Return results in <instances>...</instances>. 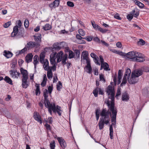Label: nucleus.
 Returning <instances> with one entry per match:
<instances>
[{"label": "nucleus", "mask_w": 149, "mask_h": 149, "mask_svg": "<svg viewBox=\"0 0 149 149\" xmlns=\"http://www.w3.org/2000/svg\"><path fill=\"white\" fill-rule=\"evenodd\" d=\"M107 92L110 100H105L104 103L107 104L109 108V110L112 113L111 117V122L112 123V125H115L116 122V117L117 113L116 108L114 106V89L112 86L109 85L107 87Z\"/></svg>", "instance_id": "f257e3e1"}, {"label": "nucleus", "mask_w": 149, "mask_h": 149, "mask_svg": "<svg viewBox=\"0 0 149 149\" xmlns=\"http://www.w3.org/2000/svg\"><path fill=\"white\" fill-rule=\"evenodd\" d=\"M49 92L47 89H45L43 91V96L44 97V102L45 107L48 108V111L51 115L52 114V111L55 113H57L59 116L61 115L62 111L61 107L58 105L56 106L54 103H50L49 100L48 99Z\"/></svg>", "instance_id": "f03ea898"}, {"label": "nucleus", "mask_w": 149, "mask_h": 149, "mask_svg": "<svg viewBox=\"0 0 149 149\" xmlns=\"http://www.w3.org/2000/svg\"><path fill=\"white\" fill-rule=\"evenodd\" d=\"M111 113L106 109L102 110L100 114L101 117L100 118L98 124L100 130H101L103 128L104 124L107 125L109 123V115Z\"/></svg>", "instance_id": "7ed1b4c3"}, {"label": "nucleus", "mask_w": 149, "mask_h": 149, "mask_svg": "<svg viewBox=\"0 0 149 149\" xmlns=\"http://www.w3.org/2000/svg\"><path fill=\"white\" fill-rule=\"evenodd\" d=\"M17 25L15 26L13 29V31L11 33V36L14 37L18 33V34L19 35L22 36L24 32V30L23 29H22L21 31V32L20 33L19 31H18V28L21 27L22 25V23L20 20H18L17 21Z\"/></svg>", "instance_id": "20e7f679"}, {"label": "nucleus", "mask_w": 149, "mask_h": 149, "mask_svg": "<svg viewBox=\"0 0 149 149\" xmlns=\"http://www.w3.org/2000/svg\"><path fill=\"white\" fill-rule=\"evenodd\" d=\"M136 52L132 51L127 53H125V55L124 56H126L127 57L130 59L131 61H135L136 58Z\"/></svg>", "instance_id": "39448f33"}, {"label": "nucleus", "mask_w": 149, "mask_h": 149, "mask_svg": "<svg viewBox=\"0 0 149 149\" xmlns=\"http://www.w3.org/2000/svg\"><path fill=\"white\" fill-rule=\"evenodd\" d=\"M11 77L14 79H17L19 76L20 73L17 72L16 70L12 69L9 72Z\"/></svg>", "instance_id": "423d86ee"}, {"label": "nucleus", "mask_w": 149, "mask_h": 149, "mask_svg": "<svg viewBox=\"0 0 149 149\" xmlns=\"http://www.w3.org/2000/svg\"><path fill=\"white\" fill-rule=\"evenodd\" d=\"M136 62H143L145 61V59L144 58L145 56L143 54L136 52Z\"/></svg>", "instance_id": "0eeeda50"}, {"label": "nucleus", "mask_w": 149, "mask_h": 149, "mask_svg": "<svg viewBox=\"0 0 149 149\" xmlns=\"http://www.w3.org/2000/svg\"><path fill=\"white\" fill-rule=\"evenodd\" d=\"M57 139L62 148L64 149L66 147V142L62 137H57Z\"/></svg>", "instance_id": "6e6552de"}, {"label": "nucleus", "mask_w": 149, "mask_h": 149, "mask_svg": "<svg viewBox=\"0 0 149 149\" xmlns=\"http://www.w3.org/2000/svg\"><path fill=\"white\" fill-rule=\"evenodd\" d=\"M33 117L35 120L41 124L42 123V120L40 115L39 113L35 111L33 114Z\"/></svg>", "instance_id": "1a4fd4ad"}, {"label": "nucleus", "mask_w": 149, "mask_h": 149, "mask_svg": "<svg viewBox=\"0 0 149 149\" xmlns=\"http://www.w3.org/2000/svg\"><path fill=\"white\" fill-rule=\"evenodd\" d=\"M28 79V78H22V86L23 88H26L29 85V82L27 81Z\"/></svg>", "instance_id": "9d476101"}, {"label": "nucleus", "mask_w": 149, "mask_h": 149, "mask_svg": "<svg viewBox=\"0 0 149 149\" xmlns=\"http://www.w3.org/2000/svg\"><path fill=\"white\" fill-rule=\"evenodd\" d=\"M142 73L143 72L141 70L136 69L132 72V74L133 76H134L135 77H138L142 75Z\"/></svg>", "instance_id": "9b49d317"}, {"label": "nucleus", "mask_w": 149, "mask_h": 149, "mask_svg": "<svg viewBox=\"0 0 149 149\" xmlns=\"http://www.w3.org/2000/svg\"><path fill=\"white\" fill-rule=\"evenodd\" d=\"M138 80L139 79L138 77L133 76L132 74L131 77L130 79L128 80V81L130 84H133L136 83L138 81Z\"/></svg>", "instance_id": "f8f14e48"}, {"label": "nucleus", "mask_w": 149, "mask_h": 149, "mask_svg": "<svg viewBox=\"0 0 149 149\" xmlns=\"http://www.w3.org/2000/svg\"><path fill=\"white\" fill-rule=\"evenodd\" d=\"M68 45V44L64 42H57L53 44V47H65Z\"/></svg>", "instance_id": "ddd939ff"}, {"label": "nucleus", "mask_w": 149, "mask_h": 149, "mask_svg": "<svg viewBox=\"0 0 149 149\" xmlns=\"http://www.w3.org/2000/svg\"><path fill=\"white\" fill-rule=\"evenodd\" d=\"M20 70L21 73L22 75V78H29V75L26 70H24L22 68H21Z\"/></svg>", "instance_id": "4468645a"}, {"label": "nucleus", "mask_w": 149, "mask_h": 149, "mask_svg": "<svg viewBox=\"0 0 149 149\" xmlns=\"http://www.w3.org/2000/svg\"><path fill=\"white\" fill-rule=\"evenodd\" d=\"M63 56V53L62 51H60L59 52L57 55V62L59 63L61 61V58Z\"/></svg>", "instance_id": "2eb2a0df"}, {"label": "nucleus", "mask_w": 149, "mask_h": 149, "mask_svg": "<svg viewBox=\"0 0 149 149\" xmlns=\"http://www.w3.org/2000/svg\"><path fill=\"white\" fill-rule=\"evenodd\" d=\"M33 55L31 53L27 54L26 57V61L28 63L32 61Z\"/></svg>", "instance_id": "dca6fc26"}, {"label": "nucleus", "mask_w": 149, "mask_h": 149, "mask_svg": "<svg viewBox=\"0 0 149 149\" xmlns=\"http://www.w3.org/2000/svg\"><path fill=\"white\" fill-rule=\"evenodd\" d=\"M4 55L7 58H9L12 57L13 54L12 53L9 51L4 50L3 52Z\"/></svg>", "instance_id": "f3484780"}, {"label": "nucleus", "mask_w": 149, "mask_h": 149, "mask_svg": "<svg viewBox=\"0 0 149 149\" xmlns=\"http://www.w3.org/2000/svg\"><path fill=\"white\" fill-rule=\"evenodd\" d=\"M109 49L112 52L118 54L121 56H125V53L122 52H120L119 51L117 50L116 49H112L111 48V47H110Z\"/></svg>", "instance_id": "a211bd4d"}, {"label": "nucleus", "mask_w": 149, "mask_h": 149, "mask_svg": "<svg viewBox=\"0 0 149 149\" xmlns=\"http://www.w3.org/2000/svg\"><path fill=\"white\" fill-rule=\"evenodd\" d=\"M56 53H54L53 55H50V63L51 64H54L55 63L56 56Z\"/></svg>", "instance_id": "6ab92c4d"}, {"label": "nucleus", "mask_w": 149, "mask_h": 149, "mask_svg": "<svg viewBox=\"0 0 149 149\" xmlns=\"http://www.w3.org/2000/svg\"><path fill=\"white\" fill-rule=\"evenodd\" d=\"M33 64L34 65V68L35 69L36 68V65L38 63V56L37 55H35L33 58Z\"/></svg>", "instance_id": "aec40b11"}, {"label": "nucleus", "mask_w": 149, "mask_h": 149, "mask_svg": "<svg viewBox=\"0 0 149 149\" xmlns=\"http://www.w3.org/2000/svg\"><path fill=\"white\" fill-rule=\"evenodd\" d=\"M101 68H103L106 71L110 70L108 64L106 62L103 64H101Z\"/></svg>", "instance_id": "412c9836"}, {"label": "nucleus", "mask_w": 149, "mask_h": 149, "mask_svg": "<svg viewBox=\"0 0 149 149\" xmlns=\"http://www.w3.org/2000/svg\"><path fill=\"white\" fill-rule=\"evenodd\" d=\"M68 58V55L67 54H65L61 58V63L62 64L65 65L66 63V61L67 60Z\"/></svg>", "instance_id": "4be33fe9"}, {"label": "nucleus", "mask_w": 149, "mask_h": 149, "mask_svg": "<svg viewBox=\"0 0 149 149\" xmlns=\"http://www.w3.org/2000/svg\"><path fill=\"white\" fill-rule=\"evenodd\" d=\"M129 99V96L127 93L125 92L123 93L122 96V99L123 101H127Z\"/></svg>", "instance_id": "5701e85b"}, {"label": "nucleus", "mask_w": 149, "mask_h": 149, "mask_svg": "<svg viewBox=\"0 0 149 149\" xmlns=\"http://www.w3.org/2000/svg\"><path fill=\"white\" fill-rule=\"evenodd\" d=\"M135 4L137 5L140 8H143L144 7V5L137 0H134Z\"/></svg>", "instance_id": "b1692460"}, {"label": "nucleus", "mask_w": 149, "mask_h": 149, "mask_svg": "<svg viewBox=\"0 0 149 149\" xmlns=\"http://www.w3.org/2000/svg\"><path fill=\"white\" fill-rule=\"evenodd\" d=\"M131 13L133 15L134 17H136L139 15V11L138 9H135L131 12Z\"/></svg>", "instance_id": "393cba45"}, {"label": "nucleus", "mask_w": 149, "mask_h": 149, "mask_svg": "<svg viewBox=\"0 0 149 149\" xmlns=\"http://www.w3.org/2000/svg\"><path fill=\"white\" fill-rule=\"evenodd\" d=\"M4 80L7 83L10 85H12V81L11 79L8 76H6L4 79Z\"/></svg>", "instance_id": "a878e982"}, {"label": "nucleus", "mask_w": 149, "mask_h": 149, "mask_svg": "<svg viewBox=\"0 0 149 149\" xmlns=\"http://www.w3.org/2000/svg\"><path fill=\"white\" fill-rule=\"evenodd\" d=\"M109 130L110 138L111 139H113V130L112 125L110 126Z\"/></svg>", "instance_id": "bb28decb"}, {"label": "nucleus", "mask_w": 149, "mask_h": 149, "mask_svg": "<svg viewBox=\"0 0 149 149\" xmlns=\"http://www.w3.org/2000/svg\"><path fill=\"white\" fill-rule=\"evenodd\" d=\"M127 79H129V78H128V76H126V75L125 74L123 79L122 82L120 85L121 86H123L124 85L126 84L127 82Z\"/></svg>", "instance_id": "cd10ccee"}, {"label": "nucleus", "mask_w": 149, "mask_h": 149, "mask_svg": "<svg viewBox=\"0 0 149 149\" xmlns=\"http://www.w3.org/2000/svg\"><path fill=\"white\" fill-rule=\"evenodd\" d=\"M142 93L143 94L147 95H149V87L146 88L142 90Z\"/></svg>", "instance_id": "c85d7f7f"}, {"label": "nucleus", "mask_w": 149, "mask_h": 149, "mask_svg": "<svg viewBox=\"0 0 149 149\" xmlns=\"http://www.w3.org/2000/svg\"><path fill=\"white\" fill-rule=\"evenodd\" d=\"M43 28L45 31H47L51 29L52 26L49 24H47L43 26Z\"/></svg>", "instance_id": "c756f323"}, {"label": "nucleus", "mask_w": 149, "mask_h": 149, "mask_svg": "<svg viewBox=\"0 0 149 149\" xmlns=\"http://www.w3.org/2000/svg\"><path fill=\"white\" fill-rule=\"evenodd\" d=\"M83 59L84 60L87 59L88 58V52L86 51H84L82 53Z\"/></svg>", "instance_id": "7c9ffc66"}, {"label": "nucleus", "mask_w": 149, "mask_h": 149, "mask_svg": "<svg viewBox=\"0 0 149 149\" xmlns=\"http://www.w3.org/2000/svg\"><path fill=\"white\" fill-rule=\"evenodd\" d=\"M36 95H40V88L39 86V85H38L37 84L36 85Z\"/></svg>", "instance_id": "2f4dec72"}, {"label": "nucleus", "mask_w": 149, "mask_h": 149, "mask_svg": "<svg viewBox=\"0 0 149 149\" xmlns=\"http://www.w3.org/2000/svg\"><path fill=\"white\" fill-rule=\"evenodd\" d=\"M75 56L74 53L72 51H69V52L68 58L71 59L74 58Z\"/></svg>", "instance_id": "473e14b6"}, {"label": "nucleus", "mask_w": 149, "mask_h": 149, "mask_svg": "<svg viewBox=\"0 0 149 149\" xmlns=\"http://www.w3.org/2000/svg\"><path fill=\"white\" fill-rule=\"evenodd\" d=\"M86 71L87 73H91V72L92 69L91 65L86 66Z\"/></svg>", "instance_id": "72a5a7b5"}, {"label": "nucleus", "mask_w": 149, "mask_h": 149, "mask_svg": "<svg viewBox=\"0 0 149 149\" xmlns=\"http://www.w3.org/2000/svg\"><path fill=\"white\" fill-rule=\"evenodd\" d=\"M146 42L142 39H139V41L137 42V43L139 45L143 46L145 44Z\"/></svg>", "instance_id": "f704fd0d"}, {"label": "nucleus", "mask_w": 149, "mask_h": 149, "mask_svg": "<svg viewBox=\"0 0 149 149\" xmlns=\"http://www.w3.org/2000/svg\"><path fill=\"white\" fill-rule=\"evenodd\" d=\"M131 73V70L129 68H128L126 70L125 75L126 76H128V78H129L130 77Z\"/></svg>", "instance_id": "c9c22d12"}, {"label": "nucleus", "mask_w": 149, "mask_h": 149, "mask_svg": "<svg viewBox=\"0 0 149 149\" xmlns=\"http://www.w3.org/2000/svg\"><path fill=\"white\" fill-rule=\"evenodd\" d=\"M47 77L48 79H50L52 77L53 73L52 72V70H50L49 71L47 72Z\"/></svg>", "instance_id": "e433bc0d"}, {"label": "nucleus", "mask_w": 149, "mask_h": 149, "mask_svg": "<svg viewBox=\"0 0 149 149\" xmlns=\"http://www.w3.org/2000/svg\"><path fill=\"white\" fill-rule=\"evenodd\" d=\"M55 142L54 140L52 141L50 144V149H55Z\"/></svg>", "instance_id": "4c0bfd02"}, {"label": "nucleus", "mask_w": 149, "mask_h": 149, "mask_svg": "<svg viewBox=\"0 0 149 149\" xmlns=\"http://www.w3.org/2000/svg\"><path fill=\"white\" fill-rule=\"evenodd\" d=\"M62 87V84L60 81H58V84L56 85V88L57 90L60 91Z\"/></svg>", "instance_id": "58836bf2"}, {"label": "nucleus", "mask_w": 149, "mask_h": 149, "mask_svg": "<svg viewBox=\"0 0 149 149\" xmlns=\"http://www.w3.org/2000/svg\"><path fill=\"white\" fill-rule=\"evenodd\" d=\"M34 37L36 41L40 42L41 38V34H39L38 36H35Z\"/></svg>", "instance_id": "ea45409f"}, {"label": "nucleus", "mask_w": 149, "mask_h": 149, "mask_svg": "<svg viewBox=\"0 0 149 149\" xmlns=\"http://www.w3.org/2000/svg\"><path fill=\"white\" fill-rule=\"evenodd\" d=\"M78 32L79 34L82 36H84L85 35V32L82 29H79Z\"/></svg>", "instance_id": "a19ab883"}, {"label": "nucleus", "mask_w": 149, "mask_h": 149, "mask_svg": "<svg viewBox=\"0 0 149 149\" xmlns=\"http://www.w3.org/2000/svg\"><path fill=\"white\" fill-rule=\"evenodd\" d=\"M53 86H49L48 88V91L49 92V94L50 95L52 91L53 90Z\"/></svg>", "instance_id": "79ce46f5"}, {"label": "nucleus", "mask_w": 149, "mask_h": 149, "mask_svg": "<svg viewBox=\"0 0 149 149\" xmlns=\"http://www.w3.org/2000/svg\"><path fill=\"white\" fill-rule=\"evenodd\" d=\"M122 76V73L121 70H119L118 72V79H121Z\"/></svg>", "instance_id": "37998d69"}, {"label": "nucleus", "mask_w": 149, "mask_h": 149, "mask_svg": "<svg viewBox=\"0 0 149 149\" xmlns=\"http://www.w3.org/2000/svg\"><path fill=\"white\" fill-rule=\"evenodd\" d=\"M84 38L86 39L88 41H91L93 39V37L91 36H88Z\"/></svg>", "instance_id": "c03bdc74"}, {"label": "nucleus", "mask_w": 149, "mask_h": 149, "mask_svg": "<svg viewBox=\"0 0 149 149\" xmlns=\"http://www.w3.org/2000/svg\"><path fill=\"white\" fill-rule=\"evenodd\" d=\"M27 47H34L35 45V43L32 42H30L27 44Z\"/></svg>", "instance_id": "a18cd8bd"}, {"label": "nucleus", "mask_w": 149, "mask_h": 149, "mask_svg": "<svg viewBox=\"0 0 149 149\" xmlns=\"http://www.w3.org/2000/svg\"><path fill=\"white\" fill-rule=\"evenodd\" d=\"M29 22L28 20L26 19L24 22V26L26 28H27L29 26Z\"/></svg>", "instance_id": "49530a36"}, {"label": "nucleus", "mask_w": 149, "mask_h": 149, "mask_svg": "<svg viewBox=\"0 0 149 149\" xmlns=\"http://www.w3.org/2000/svg\"><path fill=\"white\" fill-rule=\"evenodd\" d=\"M98 31L102 33H104L106 32L108 30L107 29H103L100 27Z\"/></svg>", "instance_id": "de8ad7c7"}, {"label": "nucleus", "mask_w": 149, "mask_h": 149, "mask_svg": "<svg viewBox=\"0 0 149 149\" xmlns=\"http://www.w3.org/2000/svg\"><path fill=\"white\" fill-rule=\"evenodd\" d=\"M54 6L55 7L58 6L59 4V0H55L53 2Z\"/></svg>", "instance_id": "09e8293b"}, {"label": "nucleus", "mask_w": 149, "mask_h": 149, "mask_svg": "<svg viewBox=\"0 0 149 149\" xmlns=\"http://www.w3.org/2000/svg\"><path fill=\"white\" fill-rule=\"evenodd\" d=\"M67 4L69 7H73L74 6V3L70 1H68L67 3Z\"/></svg>", "instance_id": "8fccbe9b"}, {"label": "nucleus", "mask_w": 149, "mask_h": 149, "mask_svg": "<svg viewBox=\"0 0 149 149\" xmlns=\"http://www.w3.org/2000/svg\"><path fill=\"white\" fill-rule=\"evenodd\" d=\"M98 92L97 89V88H96L95 90H94L93 92V93L95 97H96L97 96Z\"/></svg>", "instance_id": "3c124183"}, {"label": "nucleus", "mask_w": 149, "mask_h": 149, "mask_svg": "<svg viewBox=\"0 0 149 149\" xmlns=\"http://www.w3.org/2000/svg\"><path fill=\"white\" fill-rule=\"evenodd\" d=\"M11 22L10 21H9L5 24L3 26L5 28H7L9 26L11 25Z\"/></svg>", "instance_id": "603ef678"}, {"label": "nucleus", "mask_w": 149, "mask_h": 149, "mask_svg": "<svg viewBox=\"0 0 149 149\" xmlns=\"http://www.w3.org/2000/svg\"><path fill=\"white\" fill-rule=\"evenodd\" d=\"M98 59L99 58L97 56L93 58L94 61L95 63H96L97 65H100V64L98 62Z\"/></svg>", "instance_id": "864d4df0"}, {"label": "nucleus", "mask_w": 149, "mask_h": 149, "mask_svg": "<svg viewBox=\"0 0 149 149\" xmlns=\"http://www.w3.org/2000/svg\"><path fill=\"white\" fill-rule=\"evenodd\" d=\"M100 81H103L104 82L105 81V80L104 77V75L103 74H101L100 75Z\"/></svg>", "instance_id": "5fc2aeb1"}, {"label": "nucleus", "mask_w": 149, "mask_h": 149, "mask_svg": "<svg viewBox=\"0 0 149 149\" xmlns=\"http://www.w3.org/2000/svg\"><path fill=\"white\" fill-rule=\"evenodd\" d=\"M127 17L128 20H131L133 18V14H132L131 13V14H129L127 16Z\"/></svg>", "instance_id": "6e6d98bb"}, {"label": "nucleus", "mask_w": 149, "mask_h": 149, "mask_svg": "<svg viewBox=\"0 0 149 149\" xmlns=\"http://www.w3.org/2000/svg\"><path fill=\"white\" fill-rule=\"evenodd\" d=\"M27 50V48L26 47H24V49L19 51V54H21L24 53Z\"/></svg>", "instance_id": "4d7b16f0"}, {"label": "nucleus", "mask_w": 149, "mask_h": 149, "mask_svg": "<svg viewBox=\"0 0 149 149\" xmlns=\"http://www.w3.org/2000/svg\"><path fill=\"white\" fill-rule=\"evenodd\" d=\"M93 40L98 43H100V40L97 37H95L93 38Z\"/></svg>", "instance_id": "13d9d810"}, {"label": "nucleus", "mask_w": 149, "mask_h": 149, "mask_svg": "<svg viewBox=\"0 0 149 149\" xmlns=\"http://www.w3.org/2000/svg\"><path fill=\"white\" fill-rule=\"evenodd\" d=\"M43 67H45V66H47L49 65V62L47 60H46L45 61L43 62Z\"/></svg>", "instance_id": "bf43d9fd"}, {"label": "nucleus", "mask_w": 149, "mask_h": 149, "mask_svg": "<svg viewBox=\"0 0 149 149\" xmlns=\"http://www.w3.org/2000/svg\"><path fill=\"white\" fill-rule=\"evenodd\" d=\"M100 43H101L103 46H107L109 45L108 43L103 40L100 41Z\"/></svg>", "instance_id": "052dcab7"}, {"label": "nucleus", "mask_w": 149, "mask_h": 149, "mask_svg": "<svg viewBox=\"0 0 149 149\" xmlns=\"http://www.w3.org/2000/svg\"><path fill=\"white\" fill-rule=\"evenodd\" d=\"M98 92L100 95H102L103 94V91L100 88H97Z\"/></svg>", "instance_id": "680f3d73"}, {"label": "nucleus", "mask_w": 149, "mask_h": 149, "mask_svg": "<svg viewBox=\"0 0 149 149\" xmlns=\"http://www.w3.org/2000/svg\"><path fill=\"white\" fill-rule=\"evenodd\" d=\"M43 68H44V69L45 70H47V71H50V70H52V68L49 65L47 66H45V67H44Z\"/></svg>", "instance_id": "e2e57ef3"}, {"label": "nucleus", "mask_w": 149, "mask_h": 149, "mask_svg": "<svg viewBox=\"0 0 149 149\" xmlns=\"http://www.w3.org/2000/svg\"><path fill=\"white\" fill-rule=\"evenodd\" d=\"M48 121L46 120L45 121L46 123H47L48 122L50 124H52V117H49L48 118Z\"/></svg>", "instance_id": "0e129e2a"}, {"label": "nucleus", "mask_w": 149, "mask_h": 149, "mask_svg": "<svg viewBox=\"0 0 149 149\" xmlns=\"http://www.w3.org/2000/svg\"><path fill=\"white\" fill-rule=\"evenodd\" d=\"M114 17L115 18L119 20L121 19V18L120 17L118 13L116 14L114 16Z\"/></svg>", "instance_id": "69168bd1"}, {"label": "nucleus", "mask_w": 149, "mask_h": 149, "mask_svg": "<svg viewBox=\"0 0 149 149\" xmlns=\"http://www.w3.org/2000/svg\"><path fill=\"white\" fill-rule=\"evenodd\" d=\"M75 53L77 56L78 57H79V55L80 54V51L78 50H76L75 51Z\"/></svg>", "instance_id": "338daca9"}, {"label": "nucleus", "mask_w": 149, "mask_h": 149, "mask_svg": "<svg viewBox=\"0 0 149 149\" xmlns=\"http://www.w3.org/2000/svg\"><path fill=\"white\" fill-rule=\"evenodd\" d=\"M45 53L43 52H42L40 54V58H45Z\"/></svg>", "instance_id": "774afa93"}]
</instances>
